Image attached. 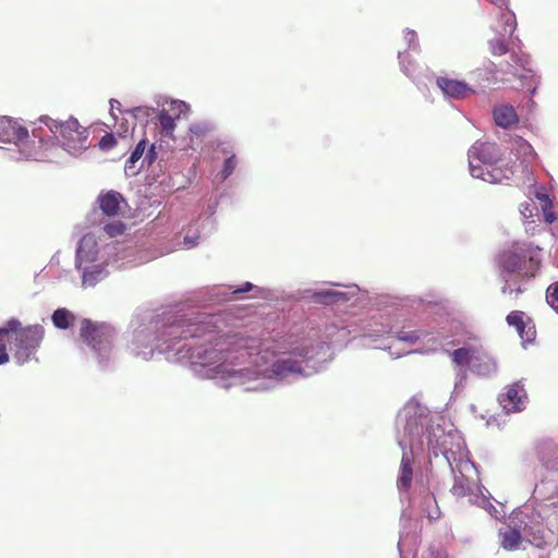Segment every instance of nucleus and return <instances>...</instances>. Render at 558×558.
<instances>
[{"mask_svg":"<svg viewBox=\"0 0 558 558\" xmlns=\"http://www.w3.org/2000/svg\"><path fill=\"white\" fill-rule=\"evenodd\" d=\"M398 58H399V61H400V64H401L402 71H403L408 76H410V75H411L410 70L404 65V60H405L404 53H403V52H399Z\"/></svg>","mask_w":558,"mask_h":558,"instance_id":"a19ab883","label":"nucleus"},{"mask_svg":"<svg viewBox=\"0 0 558 558\" xmlns=\"http://www.w3.org/2000/svg\"><path fill=\"white\" fill-rule=\"evenodd\" d=\"M473 341H476V338H473ZM471 342H469L470 344ZM473 344H478L477 342H472ZM463 345H468V343H464Z\"/></svg>","mask_w":558,"mask_h":558,"instance_id":"de8ad7c7","label":"nucleus"},{"mask_svg":"<svg viewBox=\"0 0 558 558\" xmlns=\"http://www.w3.org/2000/svg\"><path fill=\"white\" fill-rule=\"evenodd\" d=\"M236 167V160H235V157L234 156H231L229 158H227V160L225 161V165H223V169L221 171V180H226L227 178H229L231 175V173L233 172V170L235 169Z\"/></svg>","mask_w":558,"mask_h":558,"instance_id":"2f4dec72","label":"nucleus"},{"mask_svg":"<svg viewBox=\"0 0 558 558\" xmlns=\"http://www.w3.org/2000/svg\"><path fill=\"white\" fill-rule=\"evenodd\" d=\"M254 288V286L251 283V282H245L241 288L239 289H234L231 291V287H214L211 289V295L210 298L216 301V302H221V301H225L227 300V296L230 294V293H242V292H247V291H251L252 289Z\"/></svg>","mask_w":558,"mask_h":558,"instance_id":"b1692460","label":"nucleus"},{"mask_svg":"<svg viewBox=\"0 0 558 558\" xmlns=\"http://www.w3.org/2000/svg\"><path fill=\"white\" fill-rule=\"evenodd\" d=\"M170 110L175 114V118H180V116H185L190 112V105L182 100H172L170 102Z\"/></svg>","mask_w":558,"mask_h":558,"instance_id":"c756f323","label":"nucleus"},{"mask_svg":"<svg viewBox=\"0 0 558 558\" xmlns=\"http://www.w3.org/2000/svg\"><path fill=\"white\" fill-rule=\"evenodd\" d=\"M422 558H448L446 554L441 553V551H433V550H429L427 556L425 557L424 555H422Z\"/></svg>","mask_w":558,"mask_h":558,"instance_id":"ea45409f","label":"nucleus"},{"mask_svg":"<svg viewBox=\"0 0 558 558\" xmlns=\"http://www.w3.org/2000/svg\"><path fill=\"white\" fill-rule=\"evenodd\" d=\"M39 123L44 124L52 135V140L45 138L41 128L33 131V136L39 138V147L28 141V131L9 117L0 116V145L13 144L17 147V160H51L54 150L62 149L69 155L77 157L88 147V132L80 126L76 119L64 122L41 117ZM47 137H49L47 135Z\"/></svg>","mask_w":558,"mask_h":558,"instance_id":"7ed1b4c3","label":"nucleus"},{"mask_svg":"<svg viewBox=\"0 0 558 558\" xmlns=\"http://www.w3.org/2000/svg\"><path fill=\"white\" fill-rule=\"evenodd\" d=\"M402 542H403V537L400 536V541L398 543V547H399V550L401 551V545H402Z\"/></svg>","mask_w":558,"mask_h":558,"instance_id":"a18cd8bd","label":"nucleus"},{"mask_svg":"<svg viewBox=\"0 0 558 558\" xmlns=\"http://www.w3.org/2000/svg\"><path fill=\"white\" fill-rule=\"evenodd\" d=\"M450 355L456 365L468 366L478 376L488 377L497 373L496 360L481 344L463 345L452 351Z\"/></svg>","mask_w":558,"mask_h":558,"instance_id":"6e6552de","label":"nucleus"},{"mask_svg":"<svg viewBox=\"0 0 558 558\" xmlns=\"http://www.w3.org/2000/svg\"><path fill=\"white\" fill-rule=\"evenodd\" d=\"M124 258L126 253L120 243L106 242L94 233L85 234L75 254V268L81 274L82 287H95L109 275V267Z\"/></svg>","mask_w":558,"mask_h":558,"instance_id":"20e7f679","label":"nucleus"},{"mask_svg":"<svg viewBox=\"0 0 558 558\" xmlns=\"http://www.w3.org/2000/svg\"><path fill=\"white\" fill-rule=\"evenodd\" d=\"M359 287L353 284L348 287V291H337L332 289H322L313 293V299L316 303L322 304H337L349 301L352 296L356 295Z\"/></svg>","mask_w":558,"mask_h":558,"instance_id":"f3484780","label":"nucleus"},{"mask_svg":"<svg viewBox=\"0 0 558 558\" xmlns=\"http://www.w3.org/2000/svg\"><path fill=\"white\" fill-rule=\"evenodd\" d=\"M404 40L408 44L409 49L416 50L418 47L417 36L414 31L407 29L404 32Z\"/></svg>","mask_w":558,"mask_h":558,"instance_id":"f704fd0d","label":"nucleus"},{"mask_svg":"<svg viewBox=\"0 0 558 558\" xmlns=\"http://www.w3.org/2000/svg\"><path fill=\"white\" fill-rule=\"evenodd\" d=\"M198 239H199L198 234H193V235L186 234L183 240L184 248L190 250V248L195 247L198 244Z\"/></svg>","mask_w":558,"mask_h":558,"instance_id":"e433bc0d","label":"nucleus"},{"mask_svg":"<svg viewBox=\"0 0 558 558\" xmlns=\"http://www.w3.org/2000/svg\"><path fill=\"white\" fill-rule=\"evenodd\" d=\"M52 323L58 329L69 328L75 319V316L66 308H58L51 316Z\"/></svg>","mask_w":558,"mask_h":558,"instance_id":"393cba45","label":"nucleus"},{"mask_svg":"<svg viewBox=\"0 0 558 558\" xmlns=\"http://www.w3.org/2000/svg\"><path fill=\"white\" fill-rule=\"evenodd\" d=\"M465 380H466V371L461 368V369H459V372L457 373V376H456V384H454V389H453L454 393H459L464 388Z\"/></svg>","mask_w":558,"mask_h":558,"instance_id":"72a5a7b5","label":"nucleus"},{"mask_svg":"<svg viewBox=\"0 0 558 558\" xmlns=\"http://www.w3.org/2000/svg\"><path fill=\"white\" fill-rule=\"evenodd\" d=\"M21 326L17 319H10L5 326L0 327V365L9 362V354L7 353V341H12L11 331H16Z\"/></svg>","mask_w":558,"mask_h":558,"instance_id":"412c9836","label":"nucleus"},{"mask_svg":"<svg viewBox=\"0 0 558 558\" xmlns=\"http://www.w3.org/2000/svg\"><path fill=\"white\" fill-rule=\"evenodd\" d=\"M102 231L108 238L113 239L124 233L125 225L120 220H113L111 222L106 223L102 227Z\"/></svg>","mask_w":558,"mask_h":558,"instance_id":"bb28decb","label":"nucleus"},{"mask_svg":"<svg viewBox=\"0 0 558 558\" xmlns=\"http://www.w3.org/2000/svg\"><path fill=\"white\" fill-rule=\"evenodd\" d=\"M485 69H486V72L489 73V74H494L496 73V65L494 62L492 61H487L485 62Z\"/></svg>","mask_w":558,"mask_h":558,"instance_id":"79ce46f5","label":"nucleus"},{"mask_svg":"<svg viewBox=\"0 0 558 558\" xmlns=\"http://www.w3.org/2000/svg\"><path fill=\"white\" fill-rule=\"evenodd\" d=\"M158 118L162 133L166 135H171L177 125L175 117H172L167 110H161Z\"/></svg>","mask_w":558,"mask_h":558,"instance_id":"a878e982","label":"nucleus"},{"mask_svg":"<svg viewBox=\"0 0 558 558\" xmlns=\"http://www.w3.org/2000/svg\"><path fill=\"white\" fill-rule=\"evenodd\" d=\"M499 536L501 539V546L508 550L519 548L520 543L522 542V535L515 529H507L505 531H500Z\"/></svg>","mask_w":558,"mask_h":558,"instance_id":"5701e85b","label":"nucleus"},{"mask_svg":"<svg viewBox=\"0 0 558 558\" xmlns=\"http://www.w3.org/2000/svg\"><path fill=\"white\" fill-rule=\"evenodd\" d=\"M547 303L558 313V282L547 289Z\"/></svg>","mask_w":558,"mask_h":558,"instance_id":"7c9ffc66","label":"nucleus"},{"mask_svg":"<svg viewBox=\"0 0 558 558\" xmlns=\"http://www.w3.org/2000/svg\"><path fill=\"white\" fill-rule=\"evenodd\" d=\"M101 211L107 216H116L120 213L121 206L125 203L123 196L116 191H108L98 196Z\"/></svg>","mask_w":558,"mask_h":558,"instance_id":"a211bd4d","label":"nucleus"},{"mask_svg":"<svg viewBox=\"0 0 558 558\" xmlns=\"http://www.w3.org/2000/svg\"><path fill=\"white\" fill-rule=\"evenodd\" d=\"M215 328L216 317L210 314L170 315L161 325L135 330L130 348L143 360L157 351L168 361L189 364L199 378L246 391H267L317 372L310 366L313 355L304 345L286 348L238 333L218 335Z\"/></svg>","mask_w":558,"mask_h":558,"instance_id":"f257e3e1","label":"nucleus"},{"mask_svg":"<svg viewBox=\"0 0 558 558\" xmlns=\"http://www.w3.org/2000/svg\"><path fill=\"white\" fill-rule=\"evenodd\" d=\"M80 336L96 353L99 365L107 366L112 353L114 329L105 324L98 325L89 319H83Z\"/></svg>","mask_w":558,"mask_h":558,"instance_id":"1a4fd4ad","label":"nucleus"},{"mask_svg":"<svg viewBox=\"0 0 558 558\" xmlns=\"http://www.w3.org/2000/svg\"><path fill=\"white\" fill-rule=\"evenodd\" d=\"M472 74H481V70L480 69H476V71L472 72Z\"/></svg>","mask_w":558,"mask_h":558,"instance_id":"49530a36","label":"nucleus"},{"mask_svg":"<svg viewBox=\"0 0 558 558\" xmlns=\"http://www.w3.org/2000/svg\"><path fill=\"white\" fill-rule=\"evenodd\" d=\"M390 328L386 329L381 325L380 329L371 327L365 332L364 337L371 339V343H368L369 347L374 349L388 350L395 357H400L404 354L411 353V351L399 349L393 351V348L399 342L420 344V348L416 350L417 352L432 353L444 348L445 340L448 338V336L439 331L435 333L427 330H401L398 331L396 336L390 335Z\"/></svg>","mask_w":558,"mask_h":558,"instance_id":"423d86ee","label":"nucleus"},{"mask_svg":"<svg viewBox=\"0 0 558 558\" xmlns=\"http://www.w3.org/2000/svg\"><path fill=\"white\" fill-rule=\"evenodd\" d=\"M493 116L495 123L502 129H508L519 122L514 107L507 104L497 105L493 110Z\"/></svg>","mask_w":558,"mask_h":558,"instance_id":"6ab92c4d","label":"nucleus"},{"mask_svg":"<svg viewBox=\"0 0 558 558\" xmlns=\"http://www.w3.org/2000/svg\"><path fill=\"white\" fill-rule=\"evenodd\" d=\"M513 64H509V70L506 72L511 73L521 80H527L534 77L532 69L529 65V59L525 56H519L517 53L511 54Z\"/></svg>","mask_w":558,"mask_h":558,"instance_id":"4be33fe9","label":"nucleus"},{"mask_svg":"<svg viewBox=\"0 0 558 558\" xmlns=\"http://www.w3.org/2000/svg\"><path fill=\"white\" fill-rule=\"evenodd\" d=\"M534 206L530 204L522 205L521 215L524 219L531 218L533 216Z\"/></svg>","mask_w":558,"mask_h":558,"instance_id":"4c0bfd02","label":"nucleus"},{"mask_svg":"<svg viewBox=\"0 0 558 558\" xmlns=\"http://www.w3.org/2000/svg\"><path fill=\"white\" fill-rule=\"evenodd\" d=\"M154 158H155V146L153 145V146L150 147V149L148 150V153H147V155H146L145 159H147V160H148V163H151V162H153V160H154Z\"/></svg>","mask_w":558,"mask_h":558,"instance_id":"37998d69","label":"nucleus"},{"mask_svg":"<svg viewBox=\"0 0 558 558\" xmlns=\"http://www.w3.org/2000/svg\"><path fill=\"white\" fill-rule=\"evenodd\" d=\"M145 148H146V143L143 140L136 145L134 150L131 153V156L126 160V163H125L126 170H132L134 168L135 162L142 158V156L145 151Z\"/></svg>","mask_w":558,"mask_h":558,"instance_id":"cd10ccee","label":"nucleus"},{"mask_svg":"<svg viewBox=\"0 0 558 558\" xmlns=\"http://www.w3.org/2000/svg\"><path fill=\"white\" fill-rule=\"evenodd\" d=\"M541 251V247L531 243L517 242L499 255L504 294L512 296L523 292V281L534 277L539 267Z\"/></svg>","mask_w":558,"mask_h":558,"instance_id":"39448f33","label":"nucleus"},{"mask_svg":"<svg viewBox=\"0 0 558 558\" xmlns=\"http://www.w3.org/2000/svg\"><path fill=\"white\" fill-rule=\"evenodd\" d=\"M537 198L544 203L543 205V215L545 221L548 223H553L556 220V216L551 209V203L546 194H537Z\"/></svg>","mask_w":558,"mask_h":558,"instance_id":"c85d7f7f","label":"nucleus"},{"mask_svg":"<svg viewBox=\"0 0 558 558\" xmlns=\"http://www.w3.org/2000/svg\"><path fill=\"white\" fill-rule=\"evenodd\" d=\"M436 84L447 98L463 99L475 94V89L463 81L437 77Z\"/></svg>","mask_w":558,"mask_h":558,"instance_id":"2eb2a0df","label":"nucleus"},{"mask_svg":"<svg viewBox=\"0 0 558 558\" xmlns=\"http://www.w3.org/2000/svg\"><path fill=\"white\" fill-rule=\"evenodd\" d=\"M512 151L517 159L520 161L519 165L506 167V169H512L514 171V178H520L523 182L532 181V165L536 159V153L532 145L523 140L522 137H515L512 143Z\"/></svg>","mask_w":558,"mask_h":558,"instance_id":"f8f14e48","label":"nucleus"},{"mask_svg":"<svg viewBox=\"0 0 558 558\" xmlns=\"http://www.w3.org/2000/svg\"><path fill=\"white\" fill-rule=\"evenodd\" d=\"M501 150L490 142H475L469 149V170L473 178L488 183H502L514 178L512 169L497 167Z\"/></svg>","mask_w":558,"mask_h":558,"instance_id":"0eeeda50","label":"nucleus"},{"mask_svg":"<svg viewBox=\"0 0 558 558\" xmlns=\"http://www.w3.org/2000/svg\"><path fill=\"white\" fill-rule=\"evenodd\" d=\"M533 498L556 511L558 509V483L553 480L541 481L534 487Z\"/></svg>","mask_w":558,"mask_h":558,"instance_id":"4468645a","label":"nucleus"},{"mask_svg":"<svg viewBox=\"0 0 558 558\" xmlns=\"http://www.w3.org/2000/svg\"><path fill=\"white\" fill-rule=\"evenodd\" d=\"M498 400L507 413L520 412L526 407L527 393L521 383H514L506 388Z\"/></svg>","mask_w":558,"mask_h":558,"instance_id":"ddd939ff","label":"nucleus"},{"mask_svg":"<svg viewBox=\"0 0 558 558\" xmlns=\"http://www.w3.org/2000/svg\"><path fill=\"white\" fill-rule=\"evenodd\" d=\"M538 460L546 470L558 472V445L549 441L542 444Z\"/></svg>","mask_w":558,"mask_h":558,"instance_id":"aec40b11","label":"nucleus"},{"mask_svg":"<svg viewBox=\"0 0 558 558\" xmlns=\"http://www.w3.org/2000/svg\"><path fill=\"white\" fill-rule=\"evenodd\" d=\"M507 323L509 326H513L517 329L523 343H531L534 341L536 336L535 327L529 318L525 320L523 312H511L507 316Z\"/></svg>","mask_w":558,"mask_h":558,"instance_id":"dca6fc26","label":"nucleus"},{"mask_svg":"<svg viewBox=\"0 0 558 558\" xmlns=\"http://www.w3.org/2000/svg\"><path fill=\"white\" fill-rule=\"evenodd\" d=\"M116 145H117V140L112 134L104 135L98 143V146L101 150H110Z\"/></svg>","mask_w":558,"mask_h":558,"instance_id":"473e14b6","label":"nucleus"},{"mask_svg":"<svg viewBox=\"0 0 558 558\" xmlns=\"http://www.w3.org/2000/svg\"><path fill=\"white\" fill-rule=\"evenodd\" d=\"M398 444L403 450L397 486L408 492L413 478V456L427 452L429 459L439 458L448 464L454 483L451 492L457 497H469V501L498 518L496 508L489 502L478 485V472L469 459V451L461 434L442 416H430L418 404H407L397 417Z\"/></svg>","mask_w":558,"mask_h":558,"instance_id":"f03ea898","label":"nucleus"},{"mask_svg":"<svg viewBox=\"0 0 558 558\" xmlns=\"http://www.w3.org/2000/svg\"><path fill=\"white\" fill-rule=\"evenodd\" d=\"M210 130V126L207 123H194L190 126L191 133L201 136L207 133Z\"/></svg>","mask_w":558,"mask_h":558,"instance_id":"c9c22d12","label":"nucleus"},{"mask_svg":"<svg viewBox=\"0 0 558 558\" xmlns=\"http://www.w3.org/2000/svg\"><path fill=\"white\" fill-rule=\"evenodd\" d=\"M438 517H439L438 511H436L435 513H430V512L428 513L429 519H437Z\"/></svg>","mask_w":558,"mask_h":558,"instance_id":"c03bdc74","label":"nucleus"},{"mask_svg":"<svg viewBox=\"0 0 558 558\" xmlns=\"http://www.w3.org/2000/svg\"><path fill=\"white\" fill-rule=\"evenodd\" d=\"M45 335L40 325H32L26 328L20 326L16 331H11L14 356L19 364L31 361L39 348Z\"/></svg>","mask_w":558,"mask_h":558,"instance_id":"9d476101","label":"nucleus"},{"mask_svg":"<svg viewBox=\"0 0 558 558\" xmlns=\"http://www.w3.org/2000/svg\"><path fill=\"white\" fill-rule=\"evenodd\" d=\"M114 110H121V104L117 99H111L110 100V112H111L112 118L117 119V117L114 114Z\"/></svg>","mask_w":558,"mask_h":558,"instance_id":"58836bf2","label":"nucleus"},{"mask_svg":"<svg viewBox=\"0 0 558 558\" xmlns=\"http://www.w3.org/2000/svg\"><path fill=\"white\" fill-rule=\"evenodd\" d=\"M489 2L498 10L501 22V29L495 28L499 36L488 41L489 50L494 56H502L508 51L505 37L512 35L515 29V15L508 9L509 0H489Z\"/></svg>","mask_w":558,"mask_h":558,"instance_id":"9b49d317","label":"nucleus"}]
</instances>
